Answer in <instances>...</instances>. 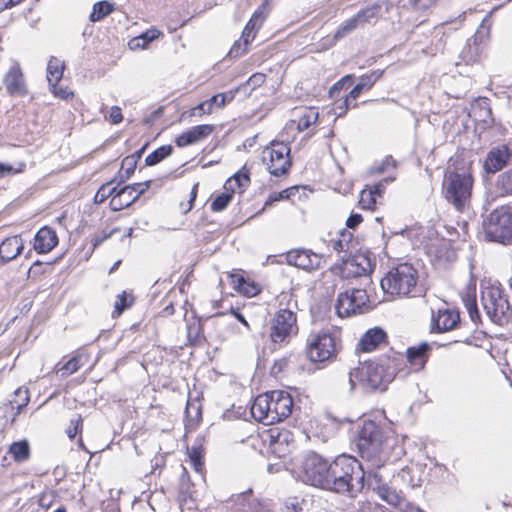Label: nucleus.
Masks as SVG:
<instances>
[{
  "mask_svg": "<svg viewBox=\"0 0 512 512\" xmlns=\"http://www.w3.org/2000/svg\"><path fill=\"white\" fill-rule=\"evenodd\" d=\"M475 181L473 162L455 159L444 172L441 195L457 212L463 213L472 206Z\"/></svg>",
  "mask_w": 512,
  "mask_h": 512,
  "instance_id": "f257e3e1",
  "label": "nucleus"
},
{
  "mask_svg": "<svg viewBox=\"0 0 512 512\" xmlns=\"http://www.w3.org/2000/svg\"><path fill=\"white\" fill-rule=\"evenodd\" d=\"M396 439L390 428L374 420H364L357 438L360 456L374 467H381L388 460Z\"/></svg>",
  "mask_w": 512,
  "mask_h": 512,
  "instance_id": "f03ea898",
  "label": "nucleus"
},
{
  "mask_svg": "<svg viewBox=\"0 0 512 512\" xmlns=\"http://www.w3.org/2000/svg\"><path fill=\"white\" fill-rule=\"evenodd\" d=\"M364 470L352 456L340 455L331 462L329 490L355 496L364 488Z\"/></svg>",
  "mask_w": 512,
  "mask_h": 512,
  "instance_id": "7ed1b4c3",
  "label": "nucleus"
},
{
  "mask_svg": "<svg viewBox=\"0 0 512 512\" xmlns=\"http://www.w3.org/2000/svg\"><path fill=\"white\" fill-rule=\"evenodd\" d=\"M294 401L290 393L272 390L255 397L251 415L259 422L273 424L287 419L293 411Z\"/></svg>",
  "mask_w": 512,
  "mask_h": 512,
  "instance_id": "20e7f679",
  "label": "nucleus"
},
{
  "mask_svg": "<svg viewBox=\"0 0 512 512\" xmlns=\"http://www.w3.org/2000/svg\"><path fill=\"white\" fill-rule=\"evenodd\" d=\"M279 308L269 323V339L274 345L283 346L299 333L298 316L291 307L292 297L288 293L278 296Z\"/></svg>",
  "mask_w": 512,
  "mask_h": 512,
  "instance_id": "39448f33",
  "label": "nucleus"
},
{
  "mask_svg": "<svg viewBox=\"0 0 512 512\" xmlns=\"http://www.w3.org/2000/svg\"><path fill=\"white\" fill-rule=\"evenodd\" d=\"M340 349L341 333L333 326L312 332L307 339L306 354L314 363L336 359Z\"/></svg>",
  "mask_w": 512,
  "mask_h": 512,
  "instance_id": "423d86ee",
  "label": "nucleus"
},
{
  "mask_svg": "<svg viewBox=\"0 0 512 512\" xmlns=\"http://www.w3.org/2000/svg\"><path fill=\"white\" fill-rule=\"evenodd\" d=\"M483 234L488 242L512 244V201L494 208L483 221Z\"/></svg>",
  "mask_w": 512,
  "mask_h": 512,
  "instance_id": "0eeeda50",
  "label": "nucleus"
},
{
  "mask_svg": "<svg viewBox=\"0 0 512 512\" xmlns=\"http://www.w3.org/2000/svg\"><path fill=\"white\" fill-rule=\"evenodd\" d=\"M418 278V271L412 264L400 263L392 267L381 279V287L391 296H413Z\"/></svg>",
  "mask_w": 512,
  "mask_h": 512,
  "instance_id": "6e6552de",
  "label": "nucleus"
},
{
  "mask_svg": "<svg viewBox=\"0 0 512 512\" xmlns=\"http://www.w3.org/2000/svg\"><path fill=\"white\" fill-rule=\"evenodd\" d=\"M249 439L252 441L253 446L261 442L260 452L272 453L279 458L285 457L289 453L290 445L294 443L293 433L286 428L277 426L269 427L257 432L255 435H250Z\"/></svg>",
  "mask_w": 512,
  "mask_h": 512,
  "instance_id": "1a4fd4ad",
  "label": "nucleus"
},
{
  "mask_svg": "<svg viewBox=\"0 0 512 512\" xmlns=\"http://www.w3.org/2000/svg\"><path fill=\"white\" fill-rule=\"evenodd\" d=\"M349 382L351 388L360 386L366 390H376L386 386L391 380L376 359L359 363L353 368L349 372Z\"/></svg>",
  "mask_w": 512,
  "mask_h": 512,
  "instance_id": "9d476101",
  "label": "nucleus"
},
{
  "mask_svg": "<svg viewBox=\"0 0 512 512\" xmlns=\"http://www.w3.org/2000/svg\"><path fill=\"white\" fill-rule=\"evenodd\" d=\"M331 462L315 452L305 454L299 465V476L303 482L328 489Z\"/></svg>",
  "mask_w": 512,
  "mask_h": 512,
  "instance_id": "9b49d317",
  "label": "nucleus"
},
{
  "mask_svg": "<svg viewBox=\"0 0 512 512\" xmlns=\"http://www.w3.org/2000/svg\"><path fill=\"white\" fill-rule=\"evenodd\" d=\"M261 160L271 175L280 177L288 174L292 167L290 145L283 141H271L263 148Z\"/></svg>",
  "mask_w": 512,
  "mask_h": 512,
  "instance_id": "f8f14e48",
  "label": "nucleus"
},
{
  "mask_svg": "<svg viewBox=\"0 0 512 512\" xmlns=\"http://www.w3.org/2000/svg\"><path fill=\"white\" fill-rule=\"evenodd\" d=\"M93 201L98 205L109 201L108 207L112 212L128 209L136 202L127 184L122 185L121 181L116 184L114 181L103 183L96 191Z\"/></svg>",
  "mask_w": 512,
  "mask_h": 512,
  "instance_id": "ddd939ff",
  "label": "nucleus"
},
{
  "mask_svg": "<svg viewBox=\"0 0 512 512\" xmlns=\"http://www.w3.org/2000/svg\"><path fill=\"white\" fill-rule=\"evenodd\" d=\"M270 12L269 0H265L254 11L249 21L246 23L241 38L234 42L229 50L231 57L237 58L248 52L250 43L256 38L259 29L262 27L264 21Z\"/></svg>",
  "mask_w": 512,
  "mask_h": 512,
  "instance_id": "4468645a",
  "label": "nucleus"
},
{
  "mask_svg": "<svg viewBox=\"0 0 512 512\" xmlns=\"http://www.w3.org/2000/svg\"><path fill=\"white\" fill-rule=\"evenodd\" d=\"M372 308L370 296L361 288H350L339 293L335 304L336 313L341 318L363 314Z\"/></svg>",
  "mask_w": 512,
  "mask_h": 512,
  "instance_id": "2eb2a0df",
  "label": "nucleus"
},
{
  "mask_svg": "<svg viewBox=\"0 0 512 512\" xmlns=\"http://www.w3.org/2000/svg\"><path fill=\"white\" fill-rule=\"evenodd\" d=\"M482 302L489 318L498 325L507 324L512 316V307L498 287H488L482 291Z\"/></svg>",
  "mask_w": 512,
  "mask_h": 512,
  "instance_id": "dca6fc26",
  "label": "nucleus"
},
{
  "mask_svg": "<svg viewBox=\"0 0 512 512\" xmlns=\"http://www.w3.org/2000/svg\"><path fill=\"white\" fill-rule=\"evenodd\" d=\"M374 269L370 259L364 254H355L333 264L329 271L341 279H352L369 275Z\"/></svg>",
  "mask_w": 512,
  "mask_h": 512,
  "instance_id": "f3484780",
  "label": "nucleus"
},
{
  "mask_svg": "<svg viewBox=\"0 0 512 512\" xmlns=\"http://www.w3.org/2000/svg\"><path fill=\"white\" fill-rule=\"evenodd\" d=\"M229 285L238 294L252 298L262 292V285L253 278L246 276L243 270H232L226 272Z\"/></svg>",
  "mask_w": 512,
  "mask_h": 512,
  "instance_id": "a211bd4d",
  "label": "nucleus"
},
{
  "mask_svg": "<svg viewBox=\"0 0 512 512\" xmlns=\"http://www.w3.org/2000/svg\"><path fill=\"white\" fill-rule=\"evenodd\" d=\"M285 260L291 266L311 272L322 266L323 258L312 250L296 248L285 254Z\"/></svg>",
  "mask_w": 512,
  "mask_h": 512,
  "instance_id": "6ab92c4d",
  "label": "nucleus"
},
{
  "mask_svg": "<svg viewBox=\"0 0 512 512\" xmlns=\"http://www.w3.org/2000/svg\"><path fill=\"white\" fill-rule=\"evenodd\" d=\"M433 346L428 342L409 346L406 350L405 361L408 364V372L419 373L423 371L428 363Z\"/></svg>",
  "mask_w": 512,
  "mask_h": 512,
  "instance_id": "aec40b11",
  "label": "nucleus"
},
{
  "mask_svg": "<svg viewBox=\"0 0 512 512\" xmlns=\"http://www.w3.org/2000/svg\"><path fill=\"white\" fill-rule=\"evenodd\" d=\"M389 344V336L381 327H373L368 329L359 339L357 351L362 353H370L381 349Z\"/></svg>",
  "mask_w": 512,
  "mask_h": 512,
  "instance_id": "412c9836",
  "label": "nucleus"
},
{
  "mask_svg": "<svg viewBox=\"0 0 512 512\" xmlns=\"http://www.w3.org/2000/svg\"><path fill=\"white\" fill-rule=\"evenodd\" d=\"M377 361L384 368L386 375L391 381L400 373L408 374L404 355L393 348H390L387 353L378 357Z\"/></svg>",
  "mask_w": 512,
  "mask_h": 512,
  "instance_id": "4be33fe9",
  "label": "nucleus"
},
{
  "mask_svg": "<svg viewBox=\"0 0 512 512\" xmlns=\"http://www.w3.org/2000/svg\"><path fill=\"white\" fill-rule=\"evenodd\" d=\"M512 150L509 145L502 144L493 147L486 155L484 168L488 173L501 171L511 160Z\"/></svg>",
  "mask_w": 512,
  "mask_h": 512,
  "instance_id": "5701e85b",
  "label": "nucleus"
},
{
  "mask_svg": "<svg viewBox=\"0 0 512 512\" xmlns=\"http://www.w3.org/2000/svg\"><path fill=\"white\" fill-rule=\"evenodd\" d=\"M319 119L317 107H298L294 109V118L290 120V127L295 126L298 132H313Z\"/></svg>",
  "mask_w": 512,
  "mask_h": 512,
  "instance_id": "b1692460",
  "label": "nucleus"
},
{
  "mask_svg": "<svg viewBox=\"0 0 512 512\" xmlns=\"http://www.w3.org/2000/svg\"><path fill=\"white\" fill-rule=\"evenodd\" d=\"M214 130L215 126L212 124H200L193 126L186 131H183L175 138V145L179 148L194 145L205 140L214 132Z\"/></svg>",
  "mask_w": 512,
  "mask_h": 512,
  "instance_id": "393cba45",
  "label": "nucleus"
},
{
  "mask_svg": "<svg viewBox=\"0 0 512 512\" xmlns=\"http://www.w3.org/2000/svg\"><path fill=\"white\" fill-rule=\"evenodd\" d=\"M460 325V313L457 309L440 308L432 314V328L437 332L457 329Z\"/></svg>",
  "mask_w": 512,
  "mask_h": 512,
  "instance_id": "a878e982",
  "label": "nucleus"
},
{
  "mask_svg": "<svg viewBox=\"0 0 512 512\" xmlns=\"http://www.w3.org/2000/svg\"><path fill=\"white\" fill-rule=\"evenodd\" d=\"M439 1L440 0H407L406 4H403L402 7L413 15L415 26H420L428 22L429 16L432 14Z\"/></svg>",
  "mask_w": 512,
  "mask_h": 512,
  "instance_id": "bb28decb",
  "label": "nucleus"
},
{
  "mask_svg": "<svg viewBox=\"0 0 512 512\" xmlns=\"http://www.w3.org/2000/svg\"><path fill=\"white\" fill-rule=\"evenodd\" d=\"M3 83L7 93L10 96L24 97L28 94L24 74L18 64H15L9 68L4 76Z\"/></svg>",
  "mask_w": 512,
  "mask_h": 512,
  "instance_id": "cd10ccee",
  "label": "nucleus"
},
{
  "mask_svg": "<svg viewBox=\"0 0 512 512\" xmlns=\"http://www.w3.org/2000/svg\"><path fill=\"white\" fill-rule=\"evenodd\" d=\"M367 92V89L358 82L345 96L337 99L336 102H332L331 111L336 117H343L347 114L350 108H357L359 105L356 100L363 93Z\"/></svg>",
  "mask_w": 512,
  "mask_h": 512,
  "instance_id": "c85d7f7f",
  "label": "nucleus"
},
{
  "mask_svg": "<svg viewBox=\"0 0 512 512\" xmlns=\"http://www.w3.org/2000/svg\"><path fill=\"white\" fill-rule=\"evenodd\" d=\"M367 92V89L358 82L345 96L337 99L336 102H332L331 111L336 117H343L347 114L350 108H357L359 105L356 100L363 93Z\"/></svg>",
  "mask_w": 512,
  "mask_h": 512,
  "instance_id": "c756f323",
  "label": "nucleus"
},
{
  "mask_svg": "<svg viewBox=\"0 0 512 512\" xmlns=\"http://www.w3.org/2000/svg\"><path fill=\"white\" fill-rule=\"evenodd\" d=\"M367 92V89L358 82L345 96L337 99L336 102H332L331 111L336 117H343L347 114L350 108H357L359 105L356 100L363 93Z\"/></svg>",
  "mask_w": 512,
  "mask_h": 512,
  "instance_id": "7c9ffc66",
  "label": "nucleus"
},
{
  "mask_svg": "<svg viewBox=\"0 0 512 512\" xmlns=\"http://www.w3.org/2000/svg\"><path fill=\"white\" fill-rule=\"evenodd\" d=\"M59 243L56 231L49 227H41L34 236L33 248L38 254L51 252Z\"/></svg>",
  "mask_w": 512,
  "mask_h": 512,
  "instance_id": "2f4dec72",
  "label": "nucleus"
},
{
  "mask_svg": "<svg viewBox=\"0 0 512 512\" xmlns=\"http://www.w3.org/2000/svg\"><path fill=\"white\" fill-rule=\"evenodd\" d=\"M88 360L89 354L83 350H78L66 362H63V360L58 362L55 370L57 373H61V376L67 377L79 371Z\"/></svg>",
  "mask_w": 512,
  "mask_h": 512,
  "instance_id": "473e14b6",
  "label": "nucleus"
},
{
  "mask_svg": "<svg viewBox=\"0 0 512 512\" xmlns=\"http://www.w3.org/2000/svg\"><path fill=\"white\" fill-rule=\"evenodd\" d=\"M385 191V186L381 183H376L374 185H367L360 192L359 206L365 210H375L377 199L381 198Z\"/></svg>",
  "mask_w": 512,
  "mask_h": 512,
  "instance_id": "72a5a7b5",
  "label": "nucleus"
},
{
  "mask_svg": "<svg viewBox=\"0 0 512 512\" xmlns=\"http://www.w3.org/2000/svg\"><path fill=\"white\" fill-rule=\"evenodd\" d=\"M24 249L23 240L20 235L7 237L0 244V258L4 262L15 259Z\"/></svg>",
  "mask_w": 512,
  "mask_h": 512,
  "instance_id": "f704fd0d",
  "label": "nucleus"
},
{
  "mask_svg": "<svg viewBox=\"0 0 512 512\" xmlns=\"http://www.w3.org/2000/svg\"><path fill=\"white\" fill-rule=\"evenodd\" d=\"M250 184L251 179L249 170L246 168H242L225 181L223 189L230 190L234 194H242L246 191Z\"/></svg>",
  "mask_w": 512,
  "mask_h": 512,
  "instance_id": "c9c22d12",
  "label": "nucleus"
},
{
  "mask_svg": "<svg viewBox=\"0 0 512 512\" xmlns=\"http://www.w3.org/2000/svg\"><path fill=\"white\" fill-rule=\"evenodd\" d=\"M185 413V436H187V434L195 432L202 422L201 406L189 400L186 404Z\"/></svg>",
  "mask_w": 512,
  "mask_h": 512,
  "instance_id": "e433bc0d",
  "label": "nucleus"
},
{
  "mask_svg": "<svg viewBox=\"0 0 512 512\" xmlns=\"http://www.w3.org/2000/svg\"><path fill=\"white\" fill-rule=\"evenodd\" d=\"M187 342L186 346L196 347L202 345L205 341L204 329L200 320L193 319L187 323Z\"/></svg>",
  "mask_w": 512,
  "mask_h": 512,
  "instance_id": "4c0bfd02",
  "label": "nucleus"
},
{
  "mask_svg": "<svg viewBox=\"0 0 512 512\" xmlns=\"http://www.w3.org/2000/svg\"><path fill=\"white\" fill-rule=\"evenodd\" d=\"M8 453L17 463H23L31 457V447L27 439L12 442L8 447Z\"/></svg>",
  "mask_w": 512,
  "mask_h": 512,
  "instance_id": "58836bf2",
  "label": "nucleus"
},
{
  "mask_svg": "<svg viewBox=\"0 0 512 512\" xmlns=\"http://www.w3.org/2000/svg\"><path fill=\"white\" fill-rule=\"evenodd\" d=\"M377 494L383 501L399 509L405 503V498L402 492H398L387 485L378 486Z\"/></svg>",
  "mask_w": 512,
  "mask_h": 512,
  "instance_id": "ea45409f",
  "label": "nucleus"
},
{
  "mask_svg": "<svg viewBox=\"0 0 512 512\" xmlns=\"http://www.w3.org/2000/svg\"><path fill=\"white\" fill-rule=\"evenodd\" d=\"M135 303V296L131 292L122 291L120 294L116 295L113 311L111 316L113 319L120 317L123 312L129 308H131Z\"/></svg>",
  "mask_w": 512,
  "mask_h": 512,
  "instance_id": "a19ab883",
  "label": "nucleus"
},
{
  "mask_svg": "<svg viewBox=\"0 0 512 512\" xmlns=\"http://www.w3.org/2000/svg\"><path fill=\"white\" fill-rule=\"evenodd\" d=\"M64 70V61L55 56L50 57L47 64V81L49 85L55 86V84H59L63 77Z\"/></svg>",
  "mask_w": 512,
  "mask_h": 512,
  "instance_id": "79ce46f5",
  "label": "nucleus"
},
{
  "mask_svg": "<svg viewBox=\"0 0 512 512\" xmlns=\"http://www.w3.org/2000/svg\"><path fill=\"white\" fill-rule=\"evenodd\" d=\"M462 302L469 313V316L472 321L476 322L480 319V313L477 306V297H476V289L474 288H466L465 291L461 293Z\"/></svg>",
  "mask_w": 512,
  "mask_h": 512,
  "instance_id": "37998d69",
  "label": "nucleus"
},
{
  "mask_svg": "<svg viewBox=\"0 0 512 512\" xmlns=\"http://www.w3.org/2000/svg\"><path fill=\"white\" fill-rule=\"evenodd\" d=\"M163 36V33L156 27H151L130 41L132 48L145 49L154 40Z\"/></svg>",
  "mask_w": 512,
  "mask_h": 512,
  "instance_id": "c03bdc74",
  "label": "nucleus"
},
{
  "mask_svg": "<svg viewBox=\"0 0 512 512\" xmlns=\"http://www.w3.org/2000/svg\"><path fill=\"white\" fill-rule=\"evenodd\" d=\"M352 240L353 234L346 229H342L336 237L330 239L329 246L337 253L346 252L349 250Z\"/></svg>",
  "mask_w": 512,
  "mask_h": 512,
  "instance_id": "a18cd8bd",
  "label": "nucleus"
},
{
  "mask_svg": "<svg viewBox=\"0 0 512 512\" xmlns=\"http://www.w3.org/2000/svg\"><path fill=\"white\" fill-rule=\"evenodd\" d=\"M495 191L499 197L512 196V168L497 177Z\"/></svg>",
  "mask_w": 512,
  "mask_h": 512,
  "instance_id": "49530a36",
  "label": "nucleus"
},
{
  "mask_svg": "<svg viewBox=\"0 0 512 512\" xmlns=\"http://www.w3.org/2000/svg\"><path fill=\"white\" fill-rule=\"evenodd\" d=\"M381 6L379 4H373L371 6L365 7L359 10L353 17L358 25V27H362L366 24L371 23L372 20L378 18L379 11Z\"/></svg>",
  "mask_w": 512,
  "mask_h": 512,
  "instance_id": "de8ad7c7",
  "label": "nucleus"
},
{
  "mask_svg": "<svg viewBox=\"0 0 512 512\" xmlns=\"http://www.w3.org/2000/svg\"><path fill=\"white\" fill-rule=\"evenodd\" d=\"M234 193L223 189L222 192L214 194L211 198L210 210L212 212H221L225 210L234 198Z\"/></svg>",
  "mask_w": 512,
  "mask_h": 512,
  "instance_id": "09e8293b",
  "label": "nucleus"
},
{
  "mask_svg": "<svg viewBox=\"0 0 512 512\" xmlns=\"http://www.w3.org/2000/svg\"><path fill=\"white\" fill-rule=\"evenodd\" d=\"M174 149L172 145L166 144L158 147L145 158V166H155L164 159L172 155Z\"/></svg>",
  "mask_w": 512,
  "mask_h": 512,
  "instance_id": "8fccbe9b",
  "label": "nucleus"
},
{
  "mask_svg": "<svg viewBox=\"0 0 512 512\" xmlns=\"http://www.w3.org/2000/svg\"><path fill=\"white\" fill-rule=\"evenodd\" d=\"M355 80L354 74H347L343 77H341L338 81H336L329 89L328 96L330 99L333 100V102H336L337 99H340L342 96H340L341 91L344 89L349 88Z\"/></svg>",
  "mask_w": 512,
  "mask_h": 512,
  "instance_id": "3c124183",
  "label": "nucleus"
},
{
  "mask_svg": "<svg viewBox=\"0 0 512 512\" xmlns=\"http://www.w3.org/2000/svg\"><path fill=\"white\" fill-rule=\"evenodd\" d=\"M240 88L237 87L235 89H231L224 93H218L207 99V102L211 104V107L213 109H221L224 108L226 104L232 102L237 93L239 92Z\"/></svg>",
  "mask_w": 512,
  "mask_h": 512,
  "instance_id": "603ef678",
  "label": "nucleus"
},
{
  "mask_svg": "<svg viewBox=\"0 0 512 512\" xmlns=\"http://www.w3.org/2000/svg\"><path fill=\"white\" fill-rule=\"evenodd\" d=\"M113 10V4L109 3L108 1H99L93 5V9L89 18L92 22H98L111 14Z\"/></svg>",
  "mask_w": 512,
  "mask_h": 512,
  "instance_id": "864d4df0",
  "label": "nucleus"
},
{
  "mask_svg": "<svg viewBox=\"0 0 512 512\" xmlns=\"http://www.w3.org/2000/svg\"><path fill=\"white\" fill-rule=\"evenodd\" d=\"M138 162L130 158L128 155L121 161V166L118 170V177L121 182L129 180L135 173Z\"/></svg>",
  "mask_w": 512,
  "mask_h": 512,
  "instance_id": "5fc2aeb1",
  "label": "nucleus"
},
{
  "mask_svg": "<svg viewBox=\"0 0 512 512\" xmlns=\"http://www.w3.org/2000/svg\"><path fill=\"white\" fill-rule=\"evenodd\" d=\"M188 456L192 467L198 473L204 470V449L202 446H192L188 449Z\"/></svg>",
  "mask_w": 512,
  "mask_h": 512,
  "instance_id": "6e6d98bb",
  "label": "nucleus"
},
{
  "mask_svg": "<svg viewBox=\"0 0 512 512\" xmlns=\"http://www.w3.org/2000/svg\"><path fill=\"white\" fill-rule=\"evenodd\" d=\"M358 28V25L354 17L348 19L341 25L333 34L331 45L336 44L339 40L344 38L346 35Z\"/></svg>",
  "mask_w": 512,
  "mask_h": 512,
  "instance_id": "4d7b16f0",
  "label": "nucleus"
},
{
  "mask_svg": "<svg viewBox=\"0 0 512 512\" xmlns=\"http://www.w3.org/2000/svg\"><path fill=\"white\" fill-rule=\"evenodd\" d=\"M28 403H29L28 391H24L23 392V398H22L21 402L18 403L16 406L13 404L12 401H10L9 403L4 405L3 408L6 411H10L12 413V417H11V419L9 421V425L10 426H12L15 423V421H16L17 417L19 416V414L21 413L22 409L25 406H27Z\"/></svg>",
  "mask_w": 512,
  "mask_h": 512,
  "instance_id": "13d9d810",
  "label": "nucleus"
},
{
  "mask_svg": "<svg viewBox=\"0 0 512 512\" xmlns=\"http://www.w3.org/2000/svg\"><path fill=\"white\" fill-rule=\"evenodd\" d=\"M298 191H299L298 186H292V187H288L279 192H276V191L272 192L268 196V198L265 202V205L268 206V205H272L274 202H277V201L291 199Z\"/></svg>",
  "mask_w": 512,
  "mask_h": 512,
  "instance_id": "bf43d9fd",
  "label": "nucleus"
},
{
  "mask_svg": "<svg viewBox=\"0 0 512 512\" xmlns=\"http://www.w3.org/2000/svg\"><path fill=\"white\" fill-rule=\"evenodd\" d=\"M120 227H114L109 230L103 229L99 233H95L91 236L90 242L92 245V250H95L97 247H99L103 242L111 238L116 233L120 232Z\"/></svg>",
  "mask_w": 512,
  "mask_h": 512,
  "instance_id": "052dcab7",
  "label": "nucleus"
},
{
  "mask_svg": "<svg viewBox=\"0 0 512 512\" xmlns=\"http://www.w3.org/2000/svg\"><path fill=\"white\" fill-rule=\"evenodd\" d=\"M384 74V70H371L360 76L359 82L367 89V91L371 90L375 83L379 81Z\"/></svg>",
  "mask_w": 512,
  "mask_h": 512,
  "instance_id": "680f3d73",
  "label": "nucleus"
},
{
  "mask_svg": "<svg viewBox=\"0 0 512 512\" xmlns=\"http://www.w3.org/2000/svg\"><path fill=\"white\" fill-rule=\"evenodd\" d=\"M152 183H153V180H146L143 182H135L132 184H127V186L130 189L135 201H137L138 199H140L141 196H143L150 189Z\"/></svg>",
  "mask_w": 512,
  "mask_h": 512,
  "instance_id": "e2e57ef3",
  "label": "nucleus"
},
{
  "mask_svg": "<svg viewBox=\"0 0 512 512\" xmlns=\"http://www.w3.org/2000/svg\"><path fill=\"white\" fill-rule=\"evenodd\" d=\"M83 431V418L81 414H77L76 417L70 420V423L66 429L67 436L72 440L78 434H82Z\"/></svg>",
  "mask_w": 512,
  "mask_h": 512,
  "instance_id": "0e129e2a",
  "label": "nucleus"
},
{
  "mask_svg": "<svg viewBox=\"0 0 512 512\" xmlns=\"http://www.w3.org/2000/svg\"><path fill=\"white\" fill-rule=\"evenodd\" d=\"M253 496V490L248 489L244 492L234 494L229 498V502L234 506L244 508L246 505L250 503V500Z\"/></svg>",
  "mask_w": 512,
  "mask_h": 512,
  "instance_id": "69168bd1",
  "label": "nucleus"
},
{
  "mask_svg": "<svg viewBox=\"0 0 512 512\" xmlns=\"http://www.w3.org/2000/svg\"><path fill=\"white\" fill-rule=\"evenodd\" d=\"M214 109L211 107V104L207 102V100L197 104L193 108L190 109L189 115L191 117H203L204 115H211Z\"/></svg>",
  "mask_w": 512,
  "mask_h": 512,
  "instance_id": "338daca9",
  "label": "nucleus"
},
{
  "mask_svg": "<svg viewBox=\"0 0 512 512\" xmlns=\"http://www.w3.org/2000/svg\"><path fill=\"white\" fill-rule=\"evenodd\" d=\"M49 86H50V91L57 98H60L62 100H68V99L73 98V96H74L73 91H71L68 87L59 86L58 84H55V86L54 85H49Z\"/></svg>",
  "mask_w": 512,
  "mask_h": 512,
  "instance_id": "774afa93",
  "label": "nucleus"
}]
</instances>
